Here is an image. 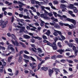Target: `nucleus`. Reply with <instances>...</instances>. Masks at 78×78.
Listing matches in <instances>:
<instances>
[{
  "mask_svg": "<svg viewBox=\"0 0 78 78\" xmlns=\"http://www.w3.org/2000/svg\"><path fill=\"white\" fill-rule=\"evenodd\" d=\"M8 23V21L3 20L2 19L0 20V26H2V28H5L6 27V25Z\"/></svg>",
  "mask_w": 78,
  "mask_h": 78,
  "instance_id": "f257e3e1",
  "label": "nucleus"
},
{
  "mask_svg": "<svg viewBox=\"0 0 78 78\" xmlns=\"http://www.w3.org/2000/svg\"><path fill=\"white\" fill-rule=\"evenodd\" d=\"M56 31L57 33H58V34L60 35V36L61 37H60V36H58V40L60 41H62V42H63V41H64L66 39V37L62 35V33L61 32L58 30Z\"/></svg>",
  "mask_w": 78,
  "mask_h": 78,
  "instance_id": "f03ea898",
  "label": "nucleus"
},
{
  "mask_svg": "<svg viewBox=\"0 0 78 78\" xmlns=\"http://www.w3.org/2000/svg\"><path fill=\"white\" fill-rule=\"evenodd\" d=\"M62 16L63 17V18H65V19L66 18V20L68 21V22H71L72 23H73V25H75L76 24V22L75 21V20L73 19H70L69 18H67L66 16L65 15H63Z\"/></svg>",
  "mask_w": 78,
  "mask_h": 78,
  "instance_id": "7ed1b4c3",
  "label": "nucleus"
},
{
  "mask_svg": "<svg viewBox=\"0 0 78 78\" xmlns=\"http://www.w3.org/2000/svg\"><path fill=\"white\" fill-rule=\"evenodd\" d=\"M11 41L14 45H16V47L19 46V43L18 42V41L17 40H15L14 41L13 40H11Z\"/></svg>",
  "mask_w": 78,
  "mask_h": 78,
  "instance_id": "20e7f679",
  "label": "nucleus"
},
{
  "mask_svg": "<svg viewBox=\"0 0 78 78\" xmlns=\"http://www.w3.org/2000/svg\"><path fill=\"white\" fill-rule=\"evenodd\" d=\"M48 74L50 76H51V75H52V74H53V73L54 72V71H53V68H52V69H49L48 70Z\"/></svg>",
  "mask_w": 78,
  "mask_h": 78,
  "instance_id": "39448f33",
  "label": "nucleus"
},
{
  "mask_svg": "<svg viewBox=\"0 0 78 78\" xmlns=\"http://www.w3.org/2000/svg\"><path fill=\"white\" fill-rule=\"evenodd\" d=\"M52 69L53 70H54L55 72L56 73L55 74H56V75H58V72H60V70H59V69L57 68H53Z\"/></svg>",
  "mask_w": 78,
  "mask_h": 78,
  "instance_id": "423d86ee",
  "label": "nucleus"
},
{
  "mask_svg": "<svg viewBox=\"0 0 78 78\" xmlns=\"http://www.w3.org/2000/svg\"><path fill=\"white\" fill-rule=\"evenodd\" d=\"M18 4H20V5H19L20 8H22L23 7V6H27V5L23 4L20 1H18Z\"/></svg>",
  "mask_w": 78,
  "mask_h": 78,
  "instance_id": "0eeeda50",
  "label": "nucleus"
},
{
  "mask_svg": "<svg viewBox=\"0 0 78 78\" xmlns=\"http://www.w3.org/2000/svg\"><path fill=\"white\" fill-rule=\"evenodd\" d=\"M57 52H59L60 54H61V55H62V53H64V50L60 49L57 50Z\"/></svg>",
  "mask_w": 78,
  "mask_h": 78,
  "instance_id": "6e6552de",
  "label": "nucleus"
},
{
  "mask_svg": "<svg viewBox=\"0 0 78 78\" xmlns=\"http://www.w3.org/2000/svg\"><path fill=\"white\" fill-rule=\"evenodd\" d=\"M69 7L71 9H76V7L74 6V5L73 4H71L69 6Z\"/></svg>",
  "mask_w": 78,
  "mask_h": 78,
  "instance_id": "1a4fd4ad",
  "label": "nucleus"
},
{
  "mask_svg": "<svg viewBox=\"0 0 78 78\" xmlns=\"http://www.w3.org/2000/svg\"><path fill=\"white\" fill-rule=\"evenodd\" d=\"M41 70H44V71H47L48 70V68L46 67H43L41 68Z\"/></svg>",
  "mask_w": 78,
  "mask_h": 78,
  "instance_id": "9d476101",
  "label": "nucleus"
},
{
  "mask_svg": "<svg viewBox=\"0 0 78 78\" xmlns=\"http://www.w3.org/2000/svg\"><path fill=\"white\" fill-rule=\"evenodd\" d=\"M53 48V50H56L58 49V47H57V45H53L52 44V46H51Z\"/></svg>",
  "mask_w": 78,
  "mask_h": 78,
  "instance_id": "9b49d317",
  "label": "nucleus"
},
{
  "mask_svg": "<svg viewBox=\"0 0 78 78\" xmlns=\"http://www.w3.org/2000/svg\"><path fill=\"white\" fill-rule=\"evenodd\" d=\"M12 46V44H10L9 45V46H8V48H10V50H12L13 51H14V48H13L12 47H11Z\"/></svg>",
  "mask_w": 78,
  "mask_h": 78,
  "instance_id": "f8f14e48",
  "label": "nucleus"
},
{
  "mask_svg": "<svg viewBox=\"0 0 78 78\" xmlns=\"http://www.w3.org/2000/svg\"><path fill=\"white\" fill-rule=\"evenodd\" d=\"M23 36L25 39H30V36L27 35H24Z\"/></svg>",
  "mask_w": 78,
  "mask_h": 78,
  "instance_id": "ddd939ff",
  "label": "nucleus"
},
{
  "mask_svg": "<svg viewBox=\"0 0 78 78\" xmlns=\"http://www.w3.org/2000/svg\"><path fill=\"white\" fill-rule=\"evenodd\" d=\"M11 37H12V39H13L14 40H16L17 39V37L14 34H12L11 35Z\"/></svg>",
  "mask_w": 78,
  "mask_h": 78,
  "instance_id": "4468645a",
  "label": "nucleus"
},
{
  "mask_svg": "<svg viewBox=\"0 0 78 78\" xmlns=\"http://www.w3.org/2000/svg\"><path fill=\"white\" fill-rule=\"evenodd\" d=\"M51 59H54V60H55L57 58V56L56 55H54L52 56L51 57Z\"/></svg>",
  "mask_w": 78,
  "mask_h": 78,
  "instance_id": "2eb2a0df",
  "label": "nucleus"
},
{
  "mask_svg": "<svg viewBox=\"0 0 78 78\" xmlns=\"http://www.w3.org/2000/svg\"><path fill=\"white\" fill-rule=\"evenodd\" d=\"M13 56H10L8 58V62H11V60L12 59Z\"/></svg>",
  "mask_w": 78,
  "mask_h": 78,
  "instance_id": "dca6fc26",
  "label": "nucleus"
},
{
  "mask_svg": "<svg viewBox=\"0 0 78 78\" xmlns=\"http://www.w3.org/2000/svg\"><path fill=\"white\" fill-rule=\"evenodd\" d=\"M54 27L55 28H57V29H59L60 28H61V27L59 25H58L56 24H55L54 25Z\"/></svg>",
  "mask_w": 78,
  "mask_h": 78,
  "instance_id": "f3484780",
  "label": "nucleus"
},
{
  "mask_svg": "<svg viewBox=\"0 0 78 78\" xmlns=\"http://www.w3.org/2000/svg\"><path fill=\"white\" fill-rule=\"evenodd\" d=\"M22 61V57L20 56L18 59V62H21Z\"/></svg>",
  "mask_w": 78,
  "mask_h": 78,
  "instance_id": "a211bd4d",
  "label": "nucleus"
},
{
  "mask_svg": "<svg viewBox=\"0 0 78 78\" xmlns=\"http://www.w3.org/2000/svg\"><path fill=\"white\" fill-rule=\"evenodd\" d=\"M20 45H22L23 47V48H26V45L24 44L22 42H20Z\"/></svg>",
  "mask_w": 78,
  "mask_h": 78,
  "instance_id": "6ab92c4d",
  "label": "nucleus"
},
{
  "mask_svg": "<svg viewBox=\"0 0 78 78\" xmlns=\"http://www.w3.org/2000/svg\"><path fill=\"white\" fill-rule=\"evenodd\" d=\"M71 26L69 25V26L68 27L70 29H73V28H74V25H73V24H71Z\"/></svg>",
  "mask_w": 78,
  "mask_h": 78,
  "instance_id": "aec40b11",
  "label": "nucleus"
},
{
  "mask_svg": "<svg viewBox=\"0 0 78 78\" xmlns=\"http://www.w3.org/2000/svg\"><path fill=\"white\" fill-rule=\"evenodd\" d=\"M23 51L21 50L18 53V56H21V54H23Z\"/></svg>",
  "mask_w": 78,
  "mask_h": 78,
  "instance_id": "412c9836",
  "label": "nucleus"
},
{
  "mask_svg": "<svg viewBox=\"0 0 78 78\" xmlns=\"http://www.w3.org/2000/svg\"><path fill=\"white\" fill-rule=\"evenodd\" d=\"M23 18L24 19H30V17H29V16H24Z\"/></svg>",
  "mask_w": 78,
  "mask_h": 78,
  "instance_id": "4be33fe9",
  "label": "nucleus"
},
{
  "mask_svg": "<svg viewBox=\"0 0 78 78\" xmlns=\"http://www.w3.org/2000/svg\"><path fill=\"white\" fill-rule=\"evenodd\" d=\"M30 41L32 43H34L36 42V40L32 38L30 39Z\"/></svg>",
  "mask_w": 78,
  "mask_h": 78,
  "instance_id": "5701e85b",
  "label": "nucleus"
},
{
  "mask_svg": "<svg viewBox=\"0 0 78 78\" xmlns=\"http://www.w3.org/2000/svg\"><path fill=\"white\" fill-rule=\"evenodd\" d=\"M55 31L53 33V34L55 36H58V34L57 33V32H56V30H54Z\"/></svg>",
  "mask_w": 78,
  "mask_h": 78,
  "instance_id": "b1692460",
  "label": "nucleus"
},
{
  "mask_svg": "<svg viewBox=\"0 0 78 78\" xmlns=\"http://www.w3.org/2000/svg\"><path fill=\"white\" fill-rule=\"evenodd\" d=\"M47 44L48 45H49V46H51V47L53 45V44L51 43L50 42L48 41V43H47Z\"/></svg>",
  "mask_w": 78,
  "mask_h": 78,
  "instance_id": "393cba45",
  "label": "nucleus"
},
{
  "mask_svg": "<svg viewBox=\"0 0 78 78\" xmlns=\"http://www.w3.org/2000/svg\"><path fill=\"white\" fill-rule=\"evenodd\" d=\"M23 57L25 58H27V59H30V57L27 56V55L24 54Z\"/></svg>",
  "mask_w": 78,
  "mask_h": 78,
  "instance_id": "a878e982",
  "label": "nucleus"
},
{
  "mask_svg": "<svg viewBox=\"0 0 78 78\" xmlns=\"http://www.w3.org/2000/svg\"><path fill=\"white\" fill-rule=\"evenodd\" d=\"M5 4H6L7 5L8 4V5H12V3H9V2L7 1H6L5 2Z\"/></svg>",
  "mask_w": 78,
  "mask_h": 78,
  "instance_id": "bb28decb",
  "label": "nucleus"
},
{
  "mask_svg": "<svg viewBox=\"0 0 78 78\" xmlns=\"http://www.w3.org/2000/svg\"><path fill=\"white\" fill-rule=\"evenodd\" d=\"M19 39L20 41H22V42H26V41L23 40V39L22 37H20Z\"/></svg>",
  "mask_w": 78,
  "mask_h": 78,
  "instance_id": "cd10ccee",
  "label": "nucleus"
},
{
  "mask_svg": "<svg viewBox=\"0 0 78 78\" xmlns=\"http://www.w3.org/2000/svg\"><path fill=\"white\" fill-rule=\"evenodd\" d=\"M60 62L62 63H65L66 62V60L64 59H62L60 60Z\"/></svg>",
  "mask_w": 78,
  "mask_h": 78,
  "instance_id": "c85d7f7f",
  "label": "nucleus"
},
{
  "mask_svg": "<svg viewBox=\"0 0 78 78\" xmlns=\"http://www.w3.org/2000/svg\"><path fill=\"white\" fill-rule=\"evenodd\" d=\"M42 38L44 40L47 39V37L45 35H44L42 36Z\"/></svg>",
  "mask_w": 78,
  "mask_h": 78,
  "instance_id": "c756f323",
  "label": "nucleus"
},
{
  "mask_svg": "<svg viewBox=\"0 0 78 78\" xmlns=\"http://www.w3.org/2000/svg\"><path fill=\"white\" fill-rule=\"evenodd\" d=\"M63 56H62L61 55H58L57 56V58H62Z\"/></svg>",
  "mask_w": 78,
  "mask_h": 78,
  "instance_id": "7c9ffc66",
  "label": "nucleus"
},
{
  "mask_svg": "<svg viewBox=\"0 0 78 78\" xmlns=\"http://www.w3.org/2000/svg\"><path fill=\"white\" fill-rule=\"evenodd\" d=\"M30 60L32 61H36V60L32 57H30Z\"/></svg>",
  "mask_w": 78,
  "mask_h": 78,
  "instance_id": "2f4dec72",
  "label": "nucleus"
},
{
  "mask_svg": "<svg viewBox=\"0 0 78 78\" xmlns=\"http://www.w3.org/2000/svg\"><path fill=\"white\" fill-rule=\"evenodd\" d=\"M61 3H67V2L64 0H62L60 2Z\"/></svg>",
  "mask_w": 78,
  "mask_h": 78,
  "instance_id": "473e14b6",
  "label": "nucleus"
},
{
  "mask_svg": "<svg viewBox=\"0 0 78 78\" xmlns=\"http://www.w3.org/2000/svg\"><path fill=\"white\" fill-rule=\"evenodd\" d=\"M35 3L37 4V5H39V6H41V4L40 3V2H39L38 1H35Z\"/></svg>",
  "mask_w": 78,
  "mask_h": 78,
  "instance_id": "72a5a7b5",
  "label": "nucleus"
},
{
  "mask_svg": "<svg viewBox=\"0 0 78 78\" xmlns=\"http://www.w3.org/2000/svg\"><path fill=\"white\" fill-rule=\"evenodd\" d=\"M36 57L37 58V59L39 60L40 61H42V59L41 58H39L36 55Z\"/></svg>",
  "mask_w": 78,
  "mask_h": 78,
  "instance_id": "f704fd0d",
  "label": "nucleus"
},
{
  "mask_svg": "<svg viewBox=\"0 0 78 78\" xmlns=\"http://www.w3.org/2000/svg\"><path fill=\"white\" fill-rule=\"evenodd\" d=\"M67 61L69 63H70V64H72L73 63V61L70 60H67Z\"/></svg>",
  "mask_w": 78,
  "mask_h": 78,
  "instance_id": "c9c22d12",
  "label": "nucleus"
},
{
  "mask_svg": "<svg viewBox=\"0 0 78 78\" xmlns=\"http://www.w3.org/2000/svg\"><path fill=\"white\" fill-rule=\"evenodd\" d=\"M58 46L60 48H61L62 47V45H61V43L60 42H58Z\"/></svg>",
  "mask_w": 78,
  "mask_h": 78,
  "instance_id": "e433bc0d",
  "label": "nucleus"
},
{
  "mask_svg": "<svg viewBox=\"0 0 78 78\" xmlns=\"http://www.w3.org/2000/svg\"><path fill=\"white\" fill-rule=\"evenodd\" d=\"M44 22L42 21L40 23L41 26L43 27L44 26Z\"/></svg>",
  "mask_w": 78,
  "mask_h": 78,
  "instance_id": "4c0bfd02",
  "label": "nucleus"
},
{
  "mask_svg": "<svg viewBox=\"0 0 78 78\" xmlns=\"http://www.w3.org/2000/svg\"><path fill=\"white\" fill-rule=\"evenodd\" d=\"M75 9L73 10L74 12H75V13H77V12H78V10H77V8H76V9Z\"/></svg>",
  "mask_w": 78,
  "mask_h": 78,
  "instance_id": "58836bf2",
  "label": "nucleus"
},
{
  "mask_svg": "<svg viewBox=\"0 0 78 78\" xmlns=\"http://www.w3.org/2000/svg\"><path fill=\"white\" fill-rule=\"evenodd\" d=\"M7 36H8V37H11V33H10L9 32L7 34Z\"/></svg>",
  "mask_w": 78,
  "mask_h": 78,
  "instance_id": "ea45409f",
  "label": "nucleus"
},
{
  "mask_svg": "<svg viewBox=\"0 0 78 78\" xmlns=\"http://www.w3.org/2000/svg\"><path fill=\"white\" fill-rule=\"evenodd\" d=\"M41 65H40V64H39L38 65V69H37V70H39L41 69Z\"/></svg>",
  "mask_w": 78,
  "mask_h": 78,
  "instance_id": "a19ab883",
  "label": "nucleus"
},
{
  "mask_svg": "<svg viewBox=\"0 0 78 78\" xmlns=\"http://www.w3.org/2000/svg\"><path fill=\"white\" fill-rule=\"evenodd\" d=\"M66 10H67V9L65 7H63V9H62V11L63 12H64L66 11Z\"/></svg>",
  "mask_w": 78,
  "mask_h": 78,
  "instance_id": "79ce46f5",
  "label": "nucleus"
},
{
  "mask_svg": "<svg viewBox=\"0 0 78 78\" xmlns=\"http://www.w3.org/2000/svg\"><path fill=\"white\" fill-rule=\"evenodd\" d=\"M24 52L25 54H30V53H29V52H28L27 51V50H24Z\"/></svg>",
  "mask_w": 78,
  "mask_h": 78,
  "instance_id": "37998d69",
  "label": "nucleus"
},
{
  "mask_svg": "<svg viewBox=\"0 0 78 78\" xmlns=\"http://www.w3.org/2000/svg\"><path fill=\"white\" fill-rule=\"evenodd\" d=\"M19 70H16V73H15V75L17 76V75H18V74L19 73Z\"/></svg>",
  "mask_w": 78,
  "mask_h": 78,
  "instance_id": "c03bdc74",
  "label": "nucleus"
},
{
  "mask_svg": "<svg viewBox=\"0 0 78 78\" xmlns=\"http://www.w3.org/2000/svg\"><path fill=\"white\" fill-rule=\"evenodd\" d=\"M8 15L9 16H12V13L9 12L7 13Z\"/></svg>",
  "mask_w": 78,
  "mask_h": 78,
  "instance_id": "a18cd8bd",
  "label": "nucleus"
},
{
  "mask_svg": "<svg viewBox=\"0 0 78 78\" xmlns=\"http://www.w3.org/2000/svg\"><path fill=\"white\" fill-rule=\"evenodd\" d=\"M68 45H69V47L71 48H72V46H73V44H72V43H69Z\"/></svg>",
  "mask_w": 78,
  "mask_h": 78,
  "instance_id": "49530a36",
  "label": "nucleus"
},
{
  "mask_svg": "<svg viewBox=\"0 0 78 78\" xmlns=\"http://www.w3.org/2000/svg\"><path fill=\"white\" fill-rule=\"evenodd\" d=\"M13 3L14 4H16V3L19 4V2H18L17 1L14 0L13 1Z\"/></svg>",
  "mask_w": 78,
  "mask_h": 78,
  "instance_id": "de8ad7c7",
  "label": "nucleus"
},
{
  "mask_svg": "<svg viewBox=\"0 0 78 78\" xmlns=\"http://www.w3.org/2000/svg\"><path fill=\"white\" fill-rule=\"evenodd\" d=\"M58 40V38L57 37H56L54 39V41L55 42H56V41Z\"/></svg>",
  "mask_w": 78,
  "mask_h": 78,
  "instance_id": "09e8293b",
  "label": "nucleus"
},
{
  "mask_svg": "<svg viewBox=\"0 0 78 78\" xmlns=\"http://www.w3.org/2000/svg\"><path fill=\"white\" fill-rule=\"evenodd\" d=\"M76 47H75V46H73V51H75V50H76Z\"/></svg>",
  "mask_w": 78,
  "mask_h": 78,
  "instance_id": "8fccbe9b",
  "label": "nucleus"
},
{
  "mask_svg": "<svg viewBox=\"0 0 78 78\" xmlns=\"http://www.w3.org/2000/svg\"><path fill=\"white\" fill-rule=\"evenodd\" d=\"M45 60H42L41 62V63H39V64H40L41 65H42L43 63H45Z\"/></svg>",
  "mask_w": 78,
  "mask_h": 78,
  "instance_id": "3c124183",
  "label": "nucleus"
},
{
  "mask_svg": "<svg viewBox=\"0 0 78 78\" xmlns=\"http://www.w3.org/2000/svg\"><path fill=\"white\" fill-rule=\"evenodd\" d=\"M49 16V17H51V16H53V14L51 13H49L48 14Z\"/></svg>",
  "mask_w": 78,
  "mask_h": 78,
  "instance_id": "603ef678",
  "label": "nucleus"
},
{
  "mask_svg": "<svg viewBox=\"0 0 78 78\" xmlns=\"http://www.w3.org/2000/svg\"><path fill=\"white\" fill-rule=\"evenodd\" d=\"M35 2L36 1H35V0H32L31 2V3H32V4H35Z\"/></svg>",
  "mask_w": 78,
  "mask_h": 78,
  "instance_id": "864d4df0",
  "label": "nucleus"
},
{
  "mask_svg": "<svg viewBox=\"0 0 78 78\" xmlns=\"http://www.w3.org/2000/svg\"><path fill=\"white\" fill-rule=\"evenodd\" d=\"M40 16L41 18H44V14L42 13L41 14Z\"/></svg>",
  "mask_w": 78,
  "mask_h": 78,
  "instance_id": "5fc2aeb1",
  "label": "nucleus"
},
{
  "mask_svg": "<svg viewBox=\"0 0 78 78\" xmlns=\"http://www.w3.org/2000/svg\"><path fill=\"white\" fill-rule=\"evenodd\" d=\"M43 19H45V20L48 19V17L47 16H44L43 17Z\"/></svg>",
  "mask_w": 78,
  "mask_h": 78,
  "instance_id": "6e6d98bb",
  "label": "nucleus"
},
{
  "mask_svg": "<svg viewBox=\"0 0 78 78\" xmlns=\"http://www.w3.org/2000/svg\"><path fill=\"white\" fill-rule=\"evenodd\" d=\"M24 61L25 62H26V63L27 64L28 63V62H29V60H27L26 59H24Z\"/></svg>",
  "mask_w": 78,
  "mask_h": 78,
  "instance_id": "4d7b16f0",
  "label": "nucleus"
},
{
  "mask_svg": "<svg viewBox=\"0 0 78 78\" xmlns=\"http://www.w3.org/2000/svg\"><path fill=\"white\" fill-rule=\"evenodd\" d=\"M73 5H74V6H78V3L77 2H74Z\"/></svg>",
  "mask_w": 78,
  "mask_h": 78,
  "instance_id": "13d9d810",
  "label": "nucleus"
},
{
  "mask_svg": "<svg viewBox=\"0 0 78 78\" xmlns=\"http://www.w3.org/2000/svg\"><path fill=\"white\" fill-rule=\"evenodd\" d=\"M7 8H2V10L3 11H5V10H6Z\"/></svg>",
  "mask_w": 78,
  "mask_h": 78,
  "instance_id": "bf43d9fd",
  "label": "nucleus"
},
{
  "mask_svg": "<svg viewBox=\"0 0 78 78\" xmlns=\"http://www.w3.org/2000/svg\"><path fill=\"white\" fill-rule=\"evenodd\" d=\"M58 13H59V14H61L62 15V11L61 10H59L58 11Z\"/></svg>",
  "mask_w": 78,
  "mask_h": 78,
  "instance_id": "052dcab7",
  "label": "nucleus"
},
{
  "mask_svg": "<svg viewBox=\"0 0 78 78\" xmlns=\"http://www.w3.org/2000/svg\"><path fill=\"white\" fill-rule=\"evenodd\" d=\"M64 26H65V27H69V24L68 23H64Z\"/></svg>",
  "mask_w": 78,
  "mask_h": 78,
  "instance_id": "680f3d73",
  "label": "nucleus"
},
{
  "mask_svg": "<svg viewBox=\"0 0 78 78\" xmlns=\"http://www.w3.org/2000/svg\"><path fill=\"white\" fill-rule=\"evenodd\" d=\"M64 23H62L61 22H59V25H61V26H63V25H64Z\"/></svg>",
  "mask_w": 78,
  "mask_h": 78,
  "instance_id": "e2e57ef3",
  "label": "nucleus"
},
{
  "mask_svg": "<svg viewBox=\"0 0 78 78\" xmlns=\"http://www.w3.org/2000/svg\"><path fill=\"white\" fill-rule=\"evenodd\" d=\"M24 16L22 14H19V16L20 17H23Z\"/></svg>",
  "mask_w": 78,
  "mask_h": 78,
  "instance_id": "0e129e2a",
  "label": "nucleus"
},
{
  "mask_svg": "<svg viewBox=\"0 0 78 78\" xmlns=\"http://www.w3.org/2000/svg\"><path fill=\"white\" fill-rule=\"evenodd\" d=\"M75 41H76L77 44H78V39L77 38H75Z\"/></svg>",
  "mask_w": 78,
  "mask_h": 78,
  "instance_id": "69168bd1",
  "label": "nucleus"
},
{
  "mask_svg": "<svg viewBox=\"0 0 78 78\" xmlns=\"http://www.w3.org/2000/svg\"><path fill=\"white\" fill-rule=\"evenodd\" d=\"M24 73L26 74L28 73H29V71L27 70H26L24 71Z\"/></svg>",
  "mask_w": 78,
  "mask_h": 78,
  "instance_id": "338daca9",
  "label": "nucleus"
},
{
  "mask_svg": "<svg viewBox=\"0 0 78 78\" xmlns=\"http://www.w3.org/2000/svg\"><path fill=\"white\" fill-rule=\"evenodd\" d=\"M30 74H32V73H33V70H30Z\"/></svg>",
  "mask_w": 78,
  "mask_h": 78,
  "instance_id": "774afa93",
  "label": "nucleus"
}]
</instances>
